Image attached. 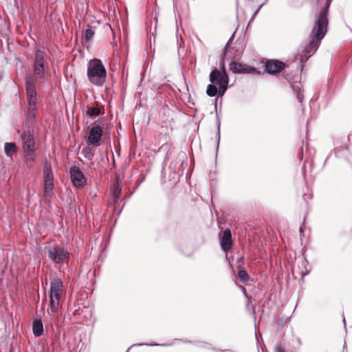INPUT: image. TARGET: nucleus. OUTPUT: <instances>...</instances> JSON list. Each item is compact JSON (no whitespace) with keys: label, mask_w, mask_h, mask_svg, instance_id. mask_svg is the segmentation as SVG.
Returning a JSON list of instances; mask_svg holds the SVG:
<instances>
[{"label":"nucleus","mask_w":352,"mask_h":352,"mask_svg":"<svg viewBox=\"0 0 352 352\" xmlns=\"http://www.w3.org/2000/svg\"><path fill=\"white\" fill-rule=\"evenodd\" d=\"M232 234L229 229L223 231V235L220 239V245L223 251L227 252L232 248Z\"/></svg>","instance_id":"ddd939ff"},{"label":"nucleus","mask_w":352,"mask_h":352,"mask_svg":"<svg viewBox=\"0 0 352 352\" xmlns=\"http://www.w3.org/2000/svg\"><path fill=\"white\" fill-rule=\"evenodd\" d=\"M300 232H302V227L300 228Z\"/></svg>","instance_id":"bb28decb"},{"label":"nucleus","mask_w":352,"mask_h":352,"mask_svg":"<svg viewBox=\"0 0 352 352\" xmlns=\"http://www.w3.org/2000/svg\"><path fill=\"white\" fill-rule=\"evenodd\" d=\"M276 352H285V351L282 346H278L276 349Z\"/></svg>","instance_id":"b1692460"},{"label":"nucleus","mask_w":352,"mask_h":352,"mask_svg":"<svg viewBox=\"0 0 352 352\" xmlns=\"http://www.w3.org/2000/svg\"><path fill=\"white\" fill-rule=\"evenodd\" d=\"M285 67L283 62L278 60H270L265 63V70L270 74L280 72Z\"/></svg>","instance_id":"f8f14e48"},{"label":"nucleus","mask_w":352,"mask_h":352,"mask_svg":"<svg viewBox=\"0 0 352 352\" xmlns=\"http://www.w3.org/2000/svg\"><path fill=\"white\" fill-rule=\"evenodd\" d=\"M47 255L54 263L63 265L68 262L70 254L63 245H56L49 248Z\"/></svg>","instance_id":"0eeeda50"},{"label":"nucleus","mask_w":352,"mask_h":352,"mask_svg":"<svg viewBox=\"0 0 352 352\" xmlns=\"http://www.w3.org/2000/svg\"><path fill=\"white\" fill-rule=\"evenodd\" d=\"M23 151H35V140L33 133L30 130H25L22 132L21 135Z\"/></svg>","instance_id":"9d476101"},{"label":"nucleus","mask_w":352,"mask_h":352,"mask_svg":"<svg viewBox=\"0 0 352 352\" xmlns=\"http://www.w3.org/2000/svg\"><path fill=\"white\" fill-rule=\"evenodd\" d=\"M4 151L8 157L12 156L16 152V146L14 142H6L4 145Z\"/></svg>","instance_id":"dca6fc26"},{"label":"nucleus","mask_w":352,"mask_h":352,"mask_svg":"<svg viewBox=\"0 0 352 352\" xmlns=\"http://www.w3.org/2000/svg\"><path fill=\"white\" fill-rule=\"evenodd\" d=\"M102 135V129L99 125H93L89 135L87 142L88 144L97 147L100 145V140Z\"/></svg>","instance_id":"9b49d317"},{"label":"nucleus","mask_w":352,"mask_h":352,"mask_svg":"<svg viewBox=\"0 0 352 352\" xmlns=\"http://www.w3.org/2000/svg\"><path fill=\"white\" fill-rule=\"evenodd\" d=\"M343 322H344V325H345V324H346V322H345V318H344V316L343 317Z\"/></svg>","instance_id":"a878e982"},{"label":"nucleus","mask_w":352,"mask_h":352,"mask_svg":"<svg viewBox=\"0 0 352 352\" xmlns=\"http://www.w3.org/2000/svg\"><path fill=\"white\" fill-rule=\"evenodd\" d=\"M71 181L76 188H82L86 182L87 178L80 169L76 166L70 168L69 170Z\"/></svg>","instance_id":"1a4fd4ad"},{"label":"nucleus","mask_w":352,"mask_h":352,"mask_svg":"<svg viewBox=\"0 0 352 352\" xmlns=\"http://www.w3.org/2000/svg\"><path fill=\"white\" fill-rule=\"evenodd\" d=\"M45 56L46 54L44 50L41 49L36 50L33 62L34 76L32 77L40 88H42L50 78V75L47 71V63L45 58Z\"/></svg>","instance_id":"f03ea898"},{"label":"nucleus","mask_w":352,"mask_h":352,"mask_svg":"<svg viewBox=\"0 0 352 352\" xmlns=\"http://www.w3.org/2000/svg\"><path fill=\"white\" fill-rule=\"evenodd\" d=\"M87 78L89 82L97 87H102L105 82L107 71L102 61L94 58L87 64Z\"/></svg>","instance_id":"20e7f679"},{"label":"nucleus","mask_w":352,"mask_h":352,"mask_svg":"<svg viewBox=\"0 0 352 352\" xmlns=\"http://www.w3.org/2000/svg\"><path fill=\"white\" fill-rule=\"evenodd\" d=\"M94 34V31L91 28H87L85 32V38L87 41H90L92 40Z\"/></svg>","instance_id":"412c9836"},{"label":"nucleus","mask_w":352,"mask_h":352,"mask_svg":"<svg viewBox=\"0 0 352 352\" xmlns=\"http://www.w3.org/2000/svg\"><path fill=\"white\" fill-rule=\"evenodd\" d=\"M25 91L28 102V116L30 119L34 120L36 118L37 106L36 87L34 78L29 76L25 79Z\"/></svg>","instance_id":"423d86ee"},{"label":"nucleus","mask_w":352,"mask_h":352,"mask_svg":"<svg viewBox=\"0 0 352 352\" xmlns=\"http://www.w3.org/2000/svg\"><path fill=\"white\" fill-rule=\"evenodd\" d=\"M210 81L211 84L208 85L206 90L208 96H222L227 90L228 76L225 71L221 72L217 68L214 69L210 72Z\"/></svg>","instance_id":"7ed1b4c3"},{"label":"nucleus","mask_w":352,"mask_h":352,"mask_svg":"<svg viewBox=\"0 0 352 352\" xmlns=\"http://www.w3.org/2000/svg\"><path fill=\"white\" fill-rule=\"evenodd\" d=\"M332 0H311L316 10L315 22L309 34L310 41L300 53V60L306 61L313 56L319 47L322 39L327 32L329 24L328 12Z\"/></svg>","instance_id":"f257e3e1"},{"label":"nucleus","mask_w":352,"mask_h":352,"mask_svg":"<svg viewBox=\"0 0 352 352\" xmlns=\"http://www.w3.org/2000/svg\"><path fill=\"white\" fill-rule=\"evenodd\" d=\"M32 331L36 337L41 336L43 333V325L41 320L36 319L32 324Z\"/></svg>","instance_id":"2eb2a0df"},{"label":"nucleus","mask_w":352,"mask_h":352,"mask_svg":"<svg viewBox=\"0 0 352 352\" xmlns=\"http://www.w3.org/2000/svg\"><path fill=\"white\" fill-rule=\"evenodd\" d=\"M121 193V189H117L113 194V201L118 202L120 199V195Z\"/></svg>","instance_id":"5701e85b"},{"label":"nucleus","mask_w":352,"mask_h":352,"mask_svg":"<svg viewBox=\"0 0 352 352\" xmlns=\"http://www.w3.org/2000/svg\"><path fill=\"white\" fill-rule=\"evenodd\" d=\"M238 277L240 281L244 284L247 283L250 280L248 272L243 267H239Z\"/></svg>","instance_id":"a211bd4d"},{"label":"nucleus","mask_w":352,"mask_h":352,"mask_svg":"<svg viewBox=\"0 0 352 352\" xmlns=\"http://www.w3.org/2000/svg\"><path fill=\"white\" fill-rule=\"evenodd\" d=\"M101 113L100 108L96 107L94 108H88L87 110V114L89 116L96 117L98 116Z\"/></svg>","instance_id":"aec40b11"},{"label":"nucleus","mask_w":352,"mask_h":352,"mask_svg":"<svg viewBox=\"0 0 352 352\" xmlns=\"http://www.w3.org/2000/svg\"><path fill=\"white\" fill-rule=\"evenodd\" d=\"M230 69L233 72L236 74H241V73H250L251 70L253 69L250 67H248L247 65H243L240 63L236 62H231L230 64Z\"/></svg>","instance_id":"4468645a"},{"label":"nucleus","mask_w":352,"mask_h":352,"mask_svg":"<svg viewBox=\"0 0 352 352\" xmlns=\"http://www.w3.org/2000/svg\"><path fill=\"white\" fill-rule=\"evenodd\" d=\"M24 153V161L25 164L28 167H32L35 162L34 154L35 151H25Z\"/></svg>","instance_id":"f3484780"},{"label":"nucleus","mask_w":352,"mask_h":352,"mask_svg":"<svg viewBox=\"0 0 352 352\" xmlns=\"http://www.w3.org/2000/svg\"><path fill=\"white\" fill-rule=\"evenodd\" d=\"M82 154L88 160H92L95 155V150L90 146H85L82 149Z\"/></svg>","instance_id":"6ab92c4d"},{"label":"nucleus","mask_w":352,"mask_h":352,"mask_svg":"<svg viewBox=\"0 0 352 352\" xmlns=\"http://www.w3.org/2000/svg\"><path fill=\"white\" fill-rule=\"evenodd\" d=\"M219 133H220V131H219V129H218V132H217V135H218V138L219 139ZM219 141V140H218V142Z\"/></svg>","instance_id":"393cba45"},{"label":"nucleus","mask_w":352,"mask_h":352,"mask_svg":"<svg viewBox=\"0 0 352 352\" xmlns=\"http://www.w3.org/2000/svg\"><path fill=\"white\" fill-rule=\"evenodd\" d=\"M294 91L297 92V98L300 102H302L303 95L300 92V89L298 85H293Z\"/></svg>","instance_id":"4be33fe9"},{"label":"nucleus","mask_w":352,"mask_h":352,"mask_svg":"<svg viewBox=\"0 0 352 352\" xmlns=\"http://www.w3.org/2000/svg\"><path fill=\"white\" fill-rule=\"evenodd\" d=\"M63 287V281L58 278H54L50 283V308L47 310V314L52 319L58 309Z\"/></svg>","instance_id":"39448f33"},{"label":"nucleus","mask_w":352,"mask_h":352,"mask_svg":"<svg viewBox=\"0 0 352 352\" xmlns=\"http://www.w3.org/2000/svg\"><path fill=\"white\" fill-rule=\"evenodd\" d=\"M44 192L46 196L52 197L54 189V177L50 162L46 161L43 169Z\"/></svg>","instance_id":"6e6552de"}]
</instances>
